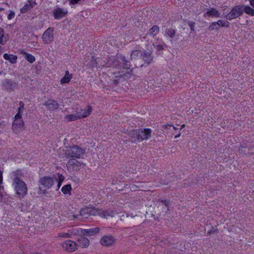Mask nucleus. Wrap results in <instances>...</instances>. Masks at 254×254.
<instances>
[{
	"label": "nucleus",
	"mask_w": 254,
	"mask_h": 254,
	"mask_svg": "<svg viewBox=\"0 0 254 254\" xmlns=\"http://www.w3.org/2000/svg\"><path fill=\"white\" fill-rule=\"evenodd\" d=\"M113 66L117 70L119 75L116 76H124L125 75L126 70L129 69L130 64L126 59L125 56L122 55H118L116 59L113 62Z\"/></svg>",
	"instance_id": "obj_1"
},
{
	"label": "nucleus",
	"mask_w": 254,
	"mask_h": 254,
	"mask_svg": "<svg viewBox=\"0 0 254 254\" xmlns=\"http://www.w3.org/2000/svg\"><path fill=\"white\" fill-rule=\"evenodd\" d=\"M151 132L150 128H139L129 131L127 134L132 139L131 142H135L148 139L151 137Z\"/></svg>",
	"instance_id": "obj_2"
},
{
	"label": "nucleus",
	"mask_w": 254,
	"mask_h": 254,
	"mask_svg": "<svg viewBox=\"0 0 254 254\" xmlns=\"http://www.w3.org/2000/svg\"><path fill=\"white\" fill-rule=\"evenodd\" d=\"M12 186L16 194L20 198H23L27 193V187L25 183L17 176L12 178Z\"/></svg>",
	"instance_id": "obj_3"
},
{
	"label": "nucleus",
	"mask_w": 254,
	"mask_h": 254,
	"mask_svg": "<svg viewBox=\"0 0 254 254\" xmlns=\"http://www.w3.org/2000/svg\"><path fill=\"white\" fill-rule=\"evenodd\" d=\"M63 150L64 155L67 158H80L85 153V149L76 145L65 146Z\"/></svg>",
	"instance_id": "obj_4"
},
{
	"label": "nucleus",
	"mask_w": 254,
	"mask_h": 254,
	"mask_svg": "<svg viewBox=\"0 0 254 254\" xmlns=\"http://www.w3.org/2000/svg\"><path fill=\"white\" fill-rule=\"evenodd\" d=\"M243 4L236 5L231 9L230 12L226 15V19L231 20L243 14Z\"/></svg>",
	"instance_id": "obj_5"
},
{
	"label": "nucleus",
	"mask_w": 254,
	"mask_h": 254,
	"mask_svg": "<svg viewBox=\"0 0 254 254\" xmlns=\"http://www.w3.org/2000/svg\"><path fill=\"white\" fill-rule=\"evenodd\" d=\"M40 189L42 190H45L47 189H50L54 184V179L50 177H44L39 180Z\"/></svg>",
	"instance_id": "obj_6"
},
{
	"label": "nucleus",
	"mask_w": 254,
	"mask_h": 254,
	"mask_svg": "<svg viewBox=\"0 0 254 254\" xmlns=\"http://www.w3.org/2000/svg\"><path fill=\"white\" fill-rule=\"evenodd\" d=\"M54 28L49 27L43 34L42 39L43 42L48 44L53 42L54 39Z\"/></svg>",
	"instance_id": "obj_7"
},
{
	"label": "nucleus",
	"mask_w": 254,
	"mask_h": 254,
	"mask_svg": "<svg viewBox=\"0 0 254 254\" xmlns=\"http://www.w3.org/2000/svg\"><path fill=\"white\" fill-rule=\"evenodd\" d=\"M84 165L83 163L80 162L75 159H69L66 164L67 169L70 171H77Z\"/></svg>",
	"instance_id": "obj_8"
},
{
	"label": "nucleus",
	"mask_w": 254,
	"mask_h": 254,
	"mask_svg": "<svg viewBox=\"0 0 254 254\" xmlns=\"http://www.w3.org/2000/svg\"><path fill=\"white\" fill-rule=\"evenodd\" d=\"M98 210L93 207H85L81 209L79 214L84 218H87L89 215L95 216L97 214Z\"/></svg>",
	"instance_id": "obj_9"
},
{
	"label": "nucleus",
	"mask_w": 254,
	"mask_h": 254,
	"mask_svg": "<svg viewBox=\"0 0 254 254\" xmlns=\"http://www.w3.org/2000/svg\"><path fill=\"white\" fill-rule=\"evenodd\" d=\"M1 86L3 90L10 92L16 88L17 84L12 80L6 79L2 82Z\"/></svg>",
	"instance_id": "obj_10"
},
{
	"label": "nucleus",
	"mask_w": 254,
	"mask_h": 254,
	"mask_svg": "<svg viewBox=\"0 0 254 254\" xmlns=\"http://www.w3.org/2000/svg\"><path fill=\"white\" fill-rule=\"evenodd\" d=\"M24 126L22 118L14 117V120L12 124V129L15 132H19Z\"/></svg>",
	"instance_id": "obj_11"
},
{
	"label": "nucleus",
	"mask_w": 254,
	"mask_h": 254,
	"mask_svg": "<svg viewBox=\"0 0 254 254\" xmlns=\"http://www.w3.org/2000/svg\"><path fill=\"white\" fill-rule=\"evenodd\" d=\"M37 5L36 0H28L27 2L20 8V13L24 14L31 10Z\"/></svg>",
	"instance_id": "obj_12"
},
{
	"label": "nucleus",
	"mask_w": 254,
	"mask_h": 254,
	"mask_svg": "<svg viewBox=\"0 0 254 254\" xmlns=\"http://www.w3.org/2000/svg\"><path fill=\"white\" fill-rule=\"evenodd\" d=\"M63 248L69 252L75 251L77 249V245L71 240H66L63 243Z\"/></svg>",
	"instance_id": "obj_13"
},
{
	"label": "nucleus",
	"mask_w": 254,
	"mask_h": 254,
	"mask_svg": "<svg viewBox=\"0 0 254 254\" xmlns=\"http://www.w3.org/2000/svg\"><path fill=\"white\" fill-rule=\"evenodd\" d=\"M115 241L114 238L111 235H105L100 239L101 244L105 247L111 246Z\"/></svg>",
	"instance_id": "obj_14"
},
{
	"label": "nucleus",
	"mask_w": 254,
	"mask_h": 254,
	"mask_svg": "<svg viewBox=\"0 0 254 254\" xmlns=\"http://www.w3.org/2000/svg\"><path fill=\"white\" fill-rule=\"evenodd\" d=\"M67 13L66 9H62L60 7L56 8L54 12V16L55 19H61L64 17Z\"/></svg>",
	"instance_id": "obj_15"
},
{
	"label": "nucleus",
	"mask_w": 254,
	"mask_h": 254,
	"mask_svg": "<svg viewBox=\"0 0 254 254\" xmlns=\"http://www.w3.org/2000/svg\"><path fill=\"white\" fill-rule=\"evenodd\" d=\"M220 15V13L214 8L207 9L206 12L204 14V17H219Z\"/></svg>",
	"instance_id": "obj_16"
},
{
	"label": "nucleus",
	"mask_w": 254,
	"mask_h": 254,
	"mask_svg": "<svg viewBox=\"0 0 254 254\" xmlns=\"http://www.w3.org/2000/svg\"><path fill=\"white\" fill-rule=\"evenodd\" d=\"M44 105L48 107L49 110L54 111L58 109L59 103L53 99H48L44 103Z\"/></svg>",
	"instance_id": "obj_17"
},
{
	"label": "nucleus",
	"mask_w": 254,
	"mask_h": 254,
	"mask_svg": "<svg viewBox=\"0 0 254 254\" xmlns=\"http://www.w3.org/2000/svg\"><path fill=\"white\" fill-rule=\"evenodd\" d=\"M164 129L171 131L173 134H175V138H177L181 135L180 129L179 130L178 127H174L171 125L167 124L164 126Z\"/></svg>",
	"instance_id": "obj_18"
},
{
	"label": "nucleus",
	"mask_w": 254,
	"mask_h": 254,
	"mask_svg": "<svg viewBox=\"0 0 254 254\" xmlns=\"http://www.w3.org/2000/svg\"><path fill=\"white\" fill-rule=\"evenodd\" d=\"M142 58L143 60L144 61L145 64H147V65L150 64L153 62V58L151 56V54L143 50V54H142Z\"/></svg>",
	"instance_id": "obj_19"
},
{
	"label": "nucleus",
	"mask_w": 254,
	"mask_h": 254,
	"mask_svg": "<svg viewBox=\"0 0 254 254\" xmlns=\"http://www.w3.org/2000/svg\"><path fill=\"white\" fill-rule=\"evenodd\" d=\"M91 107L87 106L84 109L81 110L79 112H77V114L79 116V119L86 118L89 116L92 112Z\"/></svg>",
	"instance_id": "obj_20"
},
{
	"label": "nucleus",
	"mask_w": 254,
	"mask_h": 254,
	"mask_svg": "<svg viewBox=\"0 0 254 254\" xmlns=\"http://www.w3.org/2000/svg\"><path fill=\"white\" fill-rule=\"evenodd\" d=\"M77 247H79L82 248H87L89 245V241L88 239L84 237H80L76 243Z\"/></svg>",
	"instance_id": "obj_21"
},
{
	"label": "nucleus",
	"mask_w": 254,
	"mask_h": 254,
	"mask_svg": "<svg viewBox=\"0 0 254 254\" xmlns=\"http://www.w3.org/2000/svg\"><path fill=\"white\" fill-rule=\"evenodd\" d=\"M100 229L98 227L89 229H83L81 233L84 235L93 236L97 234L99 232Z\"/></svg>",
	"instance_id": "obj_22"
},
{
	"label": "nucleus",
	"mask_w": 254,
	"mask_h": 254,
	"mask_svg": "<svg viewBox=\"0 0 254 254\" xmlns=\"http://www.w3.org/2000/svg\"><path fill=\"white\" fill-rule=\"evenodd\" d=\"M97 214L100 215L101 217L108 218V217H113L115 215V212L111 210H108L106 211H99L98 210Z\"/></svg>",
	"instance_id": "obj_23"
},
{
	"label": "nucleus",
	"mask_w": 254,
	"mask_h": 254,
	"mask_svg": "<svg viewBox=\"0 0 254 254\" xmlns=\"http://www.w3.org/2000/svg\"><path fill=\"white\" fill-rule=\"evenodd\" d=\"M143 54V50H133L130 55V58L131 60H137L142 57Z\"/></svg>",
	"instance_id": "obj_24"
},
{
	"label": "nucleus",
	"mask_w": 254,
	"mask_h": 254,
	"mask_svg": "<svg viewBox=\"0 0 254 254\" xmlns=\"http://www.w3.org/2000/svg\"><path fill=\"white\" fill-rule=\"evenodd\" d=\"M72 78V74L69 73L68 71H66L64 76L61 78L60 82L62 84L68 83Z\"/></svg>",
	"instance_id": "obj_25"
},
{
	"label": "nucleus",
	"mask_w": 254,
	"mask_h": 254,
	"mask_svg": "<svg viewBox=\"0 0 254 254\" xmlns=\"http://www.w3.org/2000/svg\"><path fill=\"white\" fill-rule=\"evenodd\" d=\"M3 58L12 64H15L17 62V57L15 55L5 53L3 55Z\"/></svg>",
	"instance_id": "obj_26"
},
{
	"label": "nucleus",
	"mask_w": 254,
	"mask_h": 254,
	"mask_svg": "<svg viewBox=\"0 0 254 254\" xmlns=\"http://www.w3.org/2000/svg\"><path fill=\"white\" fill-rule=\"evenodd\" d=\"M176 34V31L172 28H167L165 30V36L173 39Z\"/></svg>",
	"instance_id": "obj_27"
},
{
	"label": "nucleus",
	"mask_w": 254,
	"mask_h": 254,
	"mask_svg": "<svg viewBox=\"0 0 254 254\" xmlns=\"http://www.w3.org/2000/svg\"><path fill=\"white\" fill-rule=\"evenodd\" d=\"M242 11L243 13L245 12L247 14L250 15L251 16H254V9L248 5L246 6L243 4Z\"/></svg>",
	"instance_id": "obj_28"
},
{
	"label": "nucleus",
	"mask_w": 254,
	"mask_h": 254,
	"mask_svg": "<svg viewBox=\"0 0 254 254\" xmlns=\"http://www.w3.org/2000/svg\"><path fill=\"white\" fill-rule=\"evenodd\" d=\"M79 119V116L77 114V113L76 114H71V115H66L64 117V119L67 122L75 121V120H78Z\"/></svg>",
	"instance_id": "obj_29"
},
{
	"label": "nucleus",
	"mask_w": 254,
	"mask_h": 254,
	"mask_svg": "<svg viewBox=\"0 0 254 254\" xmlns=\"http://www.w3.org/2000/svg\"><path fill=\"white\" fill-rule=\"evenodd\" d=\"M24 104L22 102H19V107L18 109L17 113L15 115V117L18 118H22L21 116L23 113Z\"/></svg>",
	"instance_id": "obj_30"
},
{
	"label": "nucleus",
	"mask_w": 254,
	"mask_h": 254,
	"mask_svg": "<svg viewBox=\"0 0 254 254\" xmlns=\"http://www.w3.org/2000/svg\"><path fill=\"white\" fill-rule=\"evenodd\" d=\"M61 190L64 194H70L71 190V186L70 184L66 185L62 187Z\"/></svg>",
	"instance_id": "obj_31"
},
{
	"label": "nucleus",
	"mask_w": 254,
	"mask_h": 254,
	"mask_svg": "<svg viewBox=\"0 0 254 254\" xmlns=\"http://www.w3.org/2000/svg\"><path fill=\"white\" fill-rule=\"evenodd\" d=\"M159 28L156 25H154L150 30L148 33L149 35H151L153 37L156 36L159 32Z\"/></svg>",
	"instance_id": "obj_32"
},
{
	"label": "nucleus",
	"mask_w": 254,
	"mask_h": 254,
	"mask_svg": "<svg viewBox=\"0 0 254 254\" xmlns=\"http://www.w3.org/2000/svg\"><path fill=\"white\" fill-rule=\"evenodd\" d=\"M153 46L157 51L160 52L164 49V48L166 46V45L164 42H162L161 44H157L156 43H154Z\"/></svg>",
	"instance_id": "obj_33"
},
{
	"label": "nucleus",
	"mask_w": 254,
	"mask_h": 254,
	"mask_svg": "<svg viewBox=\"0 0 254 254\" xmlns=\"http://www.w3.org/2000/svg\"><path fill=\"white\" fill-rule=\"evenodd\" d=\"M6 41L7 39L4 37V30L0 27V44L3 45Z\"/></svg>",
	"instance_id": "obj_34"
},
{
	"label": "nucleus",
	"mask_w": 254,
	"mask_h": 254,
	"mask_svg": "<svg viewBox=\"0 0 254 254\" xmlns=\"http://www.w3.org/2000/svg\"><path fill=\"white\" fill-rule=\"evenodd\" d=\"M24 54L25 55V59L30 63H33L35 61V58L34 56L28 53H24Z\"/></svg>",
	"instance_id": "obj_35"
},
{
	"label": "nucleus",
	"mask_w": 254,
	"mask_h": 254,
	"mask_svg": "<svg viewBox=\"0 0 254 254\" xmlns=\"http://www.w3.org/2000/svg\"><path fill=\"white\" fill-rule=\"evenodd\" d=\"M217 26H221L222 27H228L229 23L228 21H224L222 20H219L217 22H216Z\"/></svg>",
	"instance_id": "obj_36"
},
{
	"label": "nucleus",
	"mask_w": 254,
	"mask_h": 254,
	"mask_svg": "<svg viewBox=\"0 0 254 254\" xmlns=\"http://www.w3.org/2000/svg\"><path fill=\"white\" fill-rule=\"evenodd\" d=\"M69 238L71 237L72 235H76L78 233V231L76 229L72 228L68 230L67 232Z\"/></svg>",
	"instance_id": "obj_37"
},
{
	"label": "nucleus",
	"mask_w": 254,
	"mask_h": 254,
	"mask_svg": "<svg viewBox=\"0 0 254 254\" xmlns=\"http://www.w3.org/2000/svg\"><path fill=\"white\" fill-rule=\"evenodd\" d=\"M215 29L218 30L219 27L217 26V24L216 23V22H213L211 23L209 26L208 27V30L209 31H212Z\"/></svg>",
	"instance_id": "obj_38"
},
{
	"label": "nucleus",
	"mask_w": 254,
	"mask_h": 254,
	"mask_svg": "<svg viewBox=\"0 0 254 254\" xmlns=\"http://www.w3.org/2000/svg\"><path fill=\"white\" fill-rule=\"evenodd\" d=\"M57 178H56L57 182L62 184L64 180V177L62 174H57Z\"/></svg>",
	"instance_id": "obj_39"
},
{
	"label": "nucleus",
	"mask_w": 254,
	"mask_h": 254,
	"mask_svg": "<svg viewBox=\"0 0 254 254\" xmlns=\"http://www.w3.org/2000/svg\"><path fill=\"white\" fill-rule=\"evenodd\" d=\"M195 22L191 21H189L188 22V24L190 28L191 31H194V26H195Z\"/></svg>",
	"instance_id": "obj_40"
},
{
	"label": "nucleus",
	"mask_w": 254,
	"mask_h": 254,
	"mask_svg": "<svg viewBox=\"0 0 254 254\" xmlns=\"http://www.w3.org/2000/svg\"><path fill=\"white\" fill-rule=\"evenodd\" d=\"M57 237L69 238L67 233L64 232L58 233Z\"/></svg>",
	"instance_id": "obj_41"
},
{
	"label": "nucleus",
	"mask_w": 254,
	"mask_h": 254,
	"mask_svg": "<svg viewBox=\"0 0 254 254\" xmlns=\"http://www.w3.org/2000/svg\"><path fill=\"white\" fill-rule=\"evenodd\" d=\"M14 16H15V12L13 11H10L7 16V19L8 20H11L14 18Z\"/></svg>",
	"instance_id": "obj_42"
},
{
	"label": "nucleus",
	"mask_w": 254,
	"mask_h": 254,
	"mask_svg": "<svg viewBox=\"0 0 254 254\" xmlns=\"http://www.w3.org/2000/svg\"><path fill=\"white\" fill-rule=\"evenodd\" d=\"M2 180H3L2 172L1 170H0V184H2Z\"/></svg>",
	"instance_id": "obj_43"
},
{
	"label": "nucleus",
	"mask_w": 254,
	"mask_h": 254,
	"mask_svg": "<svg viewBox=\"0 0 254 254\" xmlns=\"http://www.w3.org/2000/svg\"><path fill=\"white\" fill-rule=\"evenodd\" d=\"M250 3L251 5L254 7V0H250Z\"/></svg>",
	"instance_id": "obj_44"
},
{
	"label": "nucleus",
	"mask_w": 254,
	"mask_h": 254,
	"mask_svg": "<svg viewBox=\"0 0 254 254\" xmlns=\"http://www.w3.org/2000/svg\"><path fill=\"white\" fill-rule=\"evenodd\" d=\"M61 185H62V184H61V183H58V185H57V190H59V188L61 187Z\"/></svg>",
	"instance_id": "obj_45"
},
{
	"label": "nucleus",
	"mask_w": 254,
	"mask_h": 254,
	"mask_svg": "<svg viewBox=\"0 0 254 254\" xmlns=\"http://www.w3.org/2000/svg\"><path fill=\"white\" fill-rule=\"evenodd\" d=\"M162 202L166 206H167L168 205V202L166 200H163V201H162Z\"/></svg>",
	"instance_id": "obj_46"
},
{
	"label": "nucleus",
	"mask_w": 254,
	"mask_h": 254,
	"mask_svg": "<svg viewBox=\"0 0 254 254\" xmlns=\"http://www.w3.org/2000/svg\"><path fill=\"white\" fill-rule=\"evenodd\" d=\"M4 190V187L2 186V184H0V191Z\"/></svg>",
	"instance_id": "obj_47"
},
{
	"label": "nucleus",
	"mask_w": 254,
	"mask_h": 254,
	"mask_svg": "<svg viewBox=\"0 0 254 254\" xmlns=\"http://www.w3.org/2000/svg\"><path fill=\"white\" fill-rule=\"evenodd\" d=\"M128 216H131V217H134V216H132V214H131V215L130 214H127V217H128Z\"/></svg>",
	"instance_id": "obj_48"
},
{
	"label": "nucleus",
	"mask_w": 254,
	"mask_h": 254,
	"mask_svg": "<svg viewBox=\"0 0 254 254\" xmlns=\"http://www.w3.org/2000/svg\"><path fill=\"white\" fill-rule=\"evenodd\" d=\"M185 125L184 124L182 125L181 127V128H180V130L182 129L184 127H185Z\"/></svg>",
	"instance_id": "obj_49"
},
{
	"label": "nucleus",
	"mask_w": 254,
	"mask_h": 254,
	"mask_svg": "<svg viewBox=\"0 0 254 254\" xmlns=\"http://www.w3.org/2000/svg\"><path fill=\"white\" fill-rule=\"evenodd\" d=\"M2 9H3V8H0V10H2Z\"/></svg>",
	"instance_id": "obj_50"
}]
</instances>
